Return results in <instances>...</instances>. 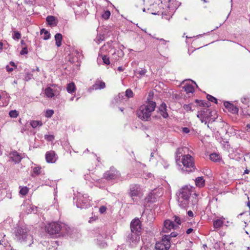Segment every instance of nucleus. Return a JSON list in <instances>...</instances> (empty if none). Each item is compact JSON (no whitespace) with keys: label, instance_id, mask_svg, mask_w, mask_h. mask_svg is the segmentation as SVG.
<instances>
[{"label":"nucleus","instance_id":"nucleus-7","mask_svg":"<svg viewBox=\"0 0 250 250\" xmlns=\"http://www.w3.org/2000/svg\"><path fill=\"white\" fill-rule=\"evenodd\" d=\"M170 247V243L168 236H163L162 240L155 244L156 250H168Z\"/></svg>","mask_w":250,"mask_h":250},{"label":"nucleus","instance_id":"nucleus-19","mask_svg":"<svg viewBox=\"0 0 250 250\" xmlns=\"http://www.w3.org/2000/svg\"><path fill=\"white\" fill-rule=\"evenodd\" d=\"M166 107L167 106L165 104H162L159 107L160 113L164 118H167L168 116L166 111Z\"/></svg>","mask_w":250,"mask_h":250},{"label":"nucleus","instance_id":"nucleus-21","mask_svg":"<svg viewBox=\"0 0 250 250\" xmlns=\"http://www.w3.org/2000/svg\"><path fill=\"white\" fill-rule=\"evenodd\" d=\"M195 183L196 185L199 188L203 187L205 183V180L202 176L196 178L195 180Z\"/></svg>","mask_w":250,"mask_h":250},{"label":"nucleus","instance_id":"nucleus-8","mask_svg":"<svg viewBox=\"0 0 250 250\" xmlns=\"http://www.w3.org/2000/svg\"><path fill=\"white\" fill-rule=\"evenodd\" d=\"M87 194L79 195L76 201V205L78 208H87L91 206L90 199Z\"/></svg>","mask_w":250,"mask_h":250},{"label":"nucleus","instance_id":"nucleus-62","mask_svg":"<svg viewBox=\"0 0 250 250\" xmlns=\"http://www.w3.org/2000/svg\"><path fill=\"white\" fill-rule=\"evenodd\" d=\"M74 97H72L71 98H70V100L71 101H72L74 100Z\"/></svg>","mask_w":250,"mask_h":250},{"label":"nucleus","instance_id":"nucleus-17","mask_svg":"<svg viewBox=\"0 0 250 250\" xmlns=\"http://www.w3.org/2000/svg\"><path fill=\"white\" fill-rule=\"evenodd\" d=\"M188 150L187 147H180L177 148L176 152H175V160L177 161V158H180L181 156L182 157L184 154L186 152V150Z\"/></svg>","mask_w":250,"mask_h":250},{"label":"nucleus","instance_id":"nucleus-24","mask_svg":"<svg viewBox=\"0 0 250 250\" xmlns=\"http://www.w3.org/2000/svg\"><path fill=\"white\" fill-rule=\"evenodd\" d=\"M183 88L187 93H193L194 92V87L190 84H185Z\"/></svg>","mask_w":250,"mask_h":250},{"label":"nucleus","instance_id":"nucleus-41","mask_svg":"<svg viewBox=\"0 0 250 250\" xmlns=\"http://www.w3.org/2000/svg\"><path fill=\"white\" fill-rule=\"evenodd\" d=\"M207 98L208 100L212 102H214L215 103H217V99L212 96L210 95H208L207 96Z\"/></svg>","mask_w":250,"mask_h":250},{"label":"nucleus","instance_id":"nucleus-46","mask_svg":"<svg viewBox=\"0 0 250 250\" xmlns=\"http://www.w3.org/2000/svg\"><path fill=\"white\" fill-rule=\"evenodd\" d=\"M106 210V208L105 206H102L99 208V211L101 213H103L105 212Z\"/></svg>","mask_w":250,"mask_h":250},{"label":"nucleus","instance_id":"nucleus-58","mask_svg":"<svg viewBox=\"0 0 250 250\" xmlns=\"http://www.w3.org/2000/svg\"><path fill=\"white\" fill-rule=\"evenodd\" d=\"M139 1L142 5L145 4V0H139Z\"/></svg>","mask_w":250,"mask_h":250},{"label":"nucleus","instance_id":"nucleus-59","mask_svg":"<svg viewBox=\"0 0 250 250\" xmlns=\"http://www.w3.org/2000/svg\"><path fill=\"white\" fill-rule=\"evenodd\" d=\"M160 40L161 41H162V42H163V43H164V44H165V43L167 42V41H165V40H164V39H161Z\"/></svg>","mask_w":250,"mask_h":250},{"label":"nucleus","instance_id":"nucleus-49","mask_svg":"<svg viewBox=\"0 0 250 250\" xmlns=\"http://www.w3.org/2000/svg\"><path fill=\"white\" fill-rule=\"evenodd\" d=\"M103 40H104V38H103V37H101V36H98L96 38L97 42L98 43H99L98 42H100L101 40L103 41Z\"/></svg>","mask_w":250,"mask_h":250},{"label":"nucleus","instance_id":"nucleus-61","mask_svg":"<svg viewBox=\"0 0 250 250\" xmlns=\"http://www.w3.org/2000/svg\"><path fill=\"white\" fill-rule=\"evenodd\" d=\"M21 43L23 45L25 44V42H24V41H23V40L21 41Z\"/></svg>","mask_w":250,"mask_h":250},{"label":"nucleus","instance_id":"nucleus-40","mask_svg":"<svg viewBox=\"0 0 250 250\" xmlns=\"http://www.w3.org/2000/svg\"><path fill=\"white\" fill-rule=\"evenodd\" d=\"M44 138L47 141H52L54 139V136L53 135H45Z\"/></svg>","mask_w":250,"mask_h":250},{"label":"nucleus","instance_id":"nucleus-3","mask_svg":"<svg viewBox=\"0 0 250 250\" xmlns=\"http://www.w3.org/2000/svg\"><path fill=\"white\" fill-rule=\"evenodd\" d=\"M176 162L180 167L183 166L184 167L181 168L183 171L190 172L194 170V158L189 154H184L181 159L177 158V161Z\"/></svg>","mask_w":250,"mask_h":250},{"label":"nucleus","instance_id":"nucleus-20","mask_svg":"<svg viewBox=\"0 0 250 250\" xmlns=\"http://www.w3.org/2000/svg\"><path fill=\"white\" fill-rule=\"evenodd\" d=\"M104 237L101 235H98L97 236V244L101 248H104L106 246V244L104 241Z\"/></svg>","mask_w":250,"mask_h":250},{"label":"nucleus","instance_id":"nucleus-63","mask_svg":"<svg viewBox=\"0 0 250 250\" xmlns=\"http://www.w3.org/2000/svg\"><path fill=\"white\" fill-rule=\"evenodd\" d=\"M152 14L153 15H156L158 14V13H152Z\"/></svg>","mask_w":250,"mask_h":250},{"label":"nucleus","instance_id":"nucleus-5","mask_svg":"<svg viewBox=\"0 0 250 250\" xmlns=\"http://www.w3.org/2000/svg\"><path fill=\"white\" fill-rule=\"evenodd\" d=\"M128 194L134 202L136 201V198H141L143 195L142 189L141 186L138 184L130 185Z\"/></svg>","mask_w":250,"mask_h":250},{"label":"nucleus","instance_id":"nucleus-42","mask_svg":"<svg viewBox=\"0 0 250 250\" xmlns=\"http://www.w3.org/2000/svg\"><path fill=\"white\" fill-rule=\"evenodd\" d=\"M147 70L146 69L143 68L141 69V70H139L137 72L138 74L140 76H144L146 73Z\"/></svg>","mask_w":250,"mask_h":250},{"label":"nucleus","instance_id":"nucleus-64","mask_svg":"<svg viewBox=\"0 0 250 250\" xmlns=\"http://www.w3.org/2000/svg\"><path fill=\"white\" fill-rule=\"evenodd\" d=\"M143 10L144 12H145L146 11V9L145 8H144Z\"/></svg>","mask_w":250,"mask_h":250},{"label":"nucleus","instance_id":"nucleus-51","mask_svg":"<svg viewBox=\"0 0 250 250\" xmlns=\"http://www.w3.org/2000/svg\"><path fill=\"white\" fill-rule=\"evenodd\" d=\"M197 117L199 119H201V118H202L203 117H204L205 116L203 115V114L202 113H199L197 114Z\"/></svg>","mask_w":250,"mask_h":250},{"label":"nucleus","instance_id":"nucleus-6","mask_svg":"<svg viewBox=\"0 0 250 250\" xmlns=\"http://www.w3.org/2000/svg\"><path fill=\"white\" fill-rule=\"evenodd\" d=\"M62 229V225L57 222L49 223L45 227V230L50 235L59 233Z\"/></svg>","mask_w":250,"mask_h":250},{"label":"nucleus","instance_id":"nucleus-14","mask_svg":"<svg viewBox=\"0 0 250 250\" xmlns=\"http://www.w3.org/2000/svg\"><path fill=\"white\" fill-rule=\"evenodd\" d=\"M127 240L130 244H136L140 241V235L138 232H132L129 234L127 238Z\"/></svg>","mask_w":250,"mask_h":250},{"label":"nucleus","instance_id":"nucleus-43","mask_svg":"<svg viewBox=\"0 0 250 250\" xmlns=\"http://www.w3.org/2000/svg\"><path fill=\"white\" fill-rule=\"evenodd\" d=\"M41 168L40 167H35L33 168V172L34 173H35L37 175H38L41 172Z\"/></svg>","mask_w":250,"mask_h":250},{"label":"nucleus","instance_id":"nucleus-33","mask_svg":"<svg viewBox=\"0 0 250 250\" xmlns=\"http://www.w3.org/2000/svg\"><path fill=\"white\" fill-rule=\"evenodd\" d=\"M193 106V104H184L183 105L184 109L187 112L192 111L193 110L192 109Z\"/></svg>","mask_w":250,"mask_h":250},{"label":"nucleus","instance_id":"nucleus-45","mask_svg":"<svg viewBox=\"0 0 250 250\" xmlns=\"http://www.w3.org/2000/svg\"><path fill=\"white\" fill-rule=\"evenodd\" d=\"M28 53V51H27V48L26 47H24L21 50V55H25V54H27Z\"/></svg>","mask_w":250,"mask_h":250},{"label":"nucleus","instance_id":"nucleus-9","mask_svg":"<svg viewBox=\"0 0 250 250\" xmlns=\"http://www.w3.org/2000/svg\"><path fill=\"white\" fill-rule=\"evenodd\" d=\"M120 175L119 171L115 168L112 167L104 174V177L107 180H115L119 179Z\"/></svg>","mask_w":250,"mask_h":250},{"label":"nucleus","instance_id":"nucleus-56","mask_svg":"<svg viewBox=\"0 0 250 250\" xmlns=\"http://www.w3.org/2000/svg\"><path fill=\"white\" fill-rule=\"evenodd\" d=\"M118 70L119 71H123L124 70V69L121 66H119L117 68Z\"/></svg>","mask_w":250,"mask_h":250},{"label":"nucleus","instance_id":"nucleus-53","mask_svg":"<svg viewBox=\"0 0 250 250\" xmlns=\"http://www.w3.org/2000/svg\"><path fill=\"white\" fill-rule=\"evenodd\" d=\"M200 121H201L202 123H205V124H206L207 123V121H206V120L207 119H206L205 117H203L202 118H201V119H200Z\"/></svg>","mask_w":250,"mask_h":250},{"label":"nucleus","instance_id":"nucleus-52","mask_svg":"<svg viewBox=\"0 0 250 250\" xmlns=\"http://www.w3.org/2000/svg\"><path fill=\"white\" fill-rule=\"evenodd\" d=\"M193 231V229H191V228H189L188 229H187L186 232L187 234H190V233H191Z\"/></svg>","mask_w":250,"mask_h":250},{"label":"nucleus","instance_id":"nucleus-22","mask_svg":"<svg viewBox=\"0 0 250 250\" xmlns=\"http://www.w3.org/2000/svg\"><path fill=\"white\" fill-rule=\"evenodd\" d=\"M101 59L102 60L104 64L108 65L110 64V62L109 61V58L107 57L105 55H99V57L98 58V61H99Z\"/></svg>","mask_w":250,"mask_h":250},{"label":"nucleus","instance_id":"nucleus-26","mask_svg":"<svg viewBox=\"0 0 250 250\" xmlns=\"http://www.w3.org/2000/svg\"><path fill=\"white\" fill-rule=\"evenodd\" d=\"M210 159L211 161L218 162H220L221 160V156L217 153H212L210 155Z\"/></svg>","mask_w":250,"mask_h":250},{"label":"nucleus","instance_id":"nucleus-32","mask_svg":"<svg viewBox=\"0 0 250 250\" xmlns=\"http://www.w3.org/2000/svg\"><path fill=\"white\" fill-rule=\"evenodd\" d=\"M20 194L22 195V196L26 195L29 191V188L26 187H21L20 186Z\"/></svg>","mask_w":250,"mask_h":250},{"label":"nucleus","instance_id":"nucleus-15","mask_svg":"<svg viewBox=\"0 0 250 250\" xmlns=\"http://www.w3.org/2000/svg\"><path fill=\"white\" fill-rule=\"evenodd\" d=\"M105 83L100 80H97L95 83L91 87L90 89L92 90H97L103 89L105 87Z\"/></svg>","mask_w":250,"mask_h":250},{"label":"nucleus","instance_id":"nucleus-37","mask_svg":"<svg viewBox=\"0 0 250 250\" xmlns=\"http://www.w3.org/2000/svg\"><path fill=\"white\" fill-rule=\"evenodd\" d=\"M174 219V222L176 223L175 224L176 225H178V228H179V225L181 224V221L180 218L177 216H174L173 217Z\"/></svg>","mask_w":250,"mask_h":250},{"label":"nucleus","instance_id":"nucleus-48","mask_svg":"<svg viewBox=\"0 0 250 250\" xmlns=\"http://www.w3.org/2000/svg\"><path fill=\"white\" fill-rule=\"evenodd\" d=\"M6 68L8 72H12L13 70V68L12 67H10V66L8 65L6 66Z\"/></svg>","mask_w":250,"mask_h":250},{"label":"nucleus","instance_id":"nucleus-36","mask_svg":"<svg viewBox=\"0 0 250 250\" xmlns=\"http://www.w3.org/2000/svg\"><path fill=\"white\" fill-rule=\"evenodd\" d=\"M125 95L128 98H130L133 97L134 94L133 91L130 89H127L125 91Z\"/></svg>","mask_w":250,"mask_h":250},{"label":"nucleus","instance_id":"nucleus-50","mask_svg":"<svg viewBox=\"0 0 250 250\" xmlns=\"http://www.w3.org/2000/svg\"><path fill=\"white\" fill-rule=\"evenodd\" d=\"M188 214L189 216L190 217H193V213L192 212V211L191 210H189L188 212Z\"/></svg>","mask_w":250,"mask_h":250},{"label":"nucleus","instance_id":"nucleus-1","mask_svg":"<svg viewBox=\"0 0 250 250\" xmlns=\"http://www.w3.org/2000/svg\"><path fill=\"white\" fill-rule=\"evenodd\" d=\"M15 239L30 246L33 243L32 235L28 228L25 225L18 226L14 229Z\"/></svg>","mask_w":250,"mask_h":250},{"label":"nucleus","instance_id":"nucleus-55","mask_svg":"<svg viewBox=\"0 0 250 250\" xmlns=\"http://www.w3.org/2000/svg\"><path fill=\"white\" fill-rule=\"evenodd\" d=\"M106 45H104V46H103L101 48V51L104 50V49H106Z\"/></svg>","mask_w":250,"mask_h":250},{"label":"nucleus","instance_id":"nucleus-57","mask_svg":"<svg viewBox=\"0 0 250 250\" xmlns=\"http://www.w3.org/2000/svg\"><path fill=\"white\" fill-rule=\"evenodd\" d=\"M10 65L12 66H14V67H16V65H15V63L13 62H10Z\"/></svg>","mask_w":250,"mask_h":250},{"label":"nucleus","instance_id":"nucleus-28","mask_svg":"<svg viewBox=\"0 0 250 250\" xmlns=\"http://www.w3.org/2000/svg\"><path fill=\"white\" fill-rule=\"evenodd\" d=\"M30 124L34 128L42 125V123L41 121L33 120L30 122Z\"/></svg>","mask_w":250,"mask_h":250},{"label":"nucleus","instance_id":"nucleus-12","mask_svg":"<svg viewBox=\"0 0 250 250\" xmlns=\"http://www.w3.org/2000/svg\"><path fill=\"white\" fill-rule=\"evenodd\" d=\"M162 189L161 188H156L152 190L148 194L149 199L150 201L154 202L155 199L162 195Z\"/></svg>","mask_w":250,"mask_h":250},{"label":"nucleus","instance_id":"nucleus-44","mask_svg":"<svg viewBox=\"0 0 250 250\" xmlns=\"http://www.w3.org/2000/svg\"><path fill=\"white\" fill-rule=\"evenodd\" d=\"M178 233L177 232H172L169 235H165L164 236H169V241H170L171 237H175L178 235Z\"/></svg>","mask_w":250,"mask_h":250},{"label":"nucleus","instance_id":"nucleus-54","mask_svg":"<svg viewBox=\"0 0 250 250\" xmlns=\"http://www.w3.org/2000/svg\"><path fill=\"white\" fill-rule=\"evenodd\" d=\"M118 96H119V98H123L124 96V93H119L118 95Z\"/></svg>","mask_w":250,"mask_h":250},{"label":"nucleus","instance_id":"nucleus-29","mask_svg":"<svg viewBox=\"0 0 250 250\" xmlns=\"http://www.w3.org/2000/svg\"><path fill=\"white\" fill-rule=\"evenodd\" d=\"M41 34L42 35V38L44 40H47L50 38V33L44 29H42L41 31Z\"/></svg>","mask_w":250,"mask_h":250},{"label":"nucleus","instance_id":"nucleus-16","mask_svg":"<svg viewBox=\"0 0 250 250\" xmlns=\"http://www.w3.org/2000/svg\"><path fill=\"white\" fill-rule=\"evenodd\" d=\"M9 155L10 159L15 163H19L21 161V156L16 151L10 153Z\"/></svg>","mask_w":250,"mask_h":250},{"label":"nucleus","instance_id":"nucleus-39","mask_svg":"<svg viewBox=\"0 0 250 250\" xmlns=\"http://www.w3.org/2000/svg\"><path fill=\"white\" fill-rule=\"evenodd\" d=\"M110 16V12L109 11L107 10V11H106L103 15H102V17L105 19V20H107L108 19L109 17Z\"/></svg>","mask_w":250,"mask_h":250},{"label":"nucleus","instance_id":"nucleus-34","mask_svg":"<svg viewBox=\"0 0 250 250\" xmlns=\"http://www.w3.org/2000/svg\"><path fill=\"white\" fill-rule=\"evenodd\" d=\"M12 38L14 40H19L21 38V35L18 31H14L12 34Z\"/></svg>","mask_w":250,"mask_h":250},{"label":"nucleus","instance_id":"nucleus-13","mask_svg":"<svg viewBox=\"0 0 250 250\" xmlns=\"http://www.w3.org/2000/svg\"><path fill=\"white\" fill-rule=\"evenodd\" d=\"M45 159L47 163H55L58 157L54 151H47L45 154Z\"/></svg>","mask_w":250,"mask_h":250},{"label":"nucleus","instance_id":"nucleus-31","mask_svg":"<svg viewBox=\"0 0 250 250\" xmlns=\"http://www.w3.org/2000/svg\"><path fill=\"white\" fill-rule=\"evenodd\" d=\"M55 21V17L52 16H49L46 18L47 22L51 26H55L56 25Z\"/></svg>","mask_w":250,"mask_h":250},{"label":"nucleus","instance_id":"nucleus-47","mask_svg":"<svg viewBox=\"0 0 250 250\" xmlns=\"http://www.w3.org/2000/svg\"><path fill=\"white\" fill-rule=\"evenodd\" d=\"M183 132L185 133H188L189 132V129L188 127H184L182 128Z\"/></svg>","mask_w":250,"mask_h":250},{"label":"nucleus","instance_id":"nucleus-25","mask_svg":"<svg viewBox=\"0 0 250 250\" xmlns=\"http://www.w3.org/2000/svg\"><path fill=\"white\" fill-rule=\"evenodd\" d=\"M62 35L61 34L57 33L55 36V40L56 44L58 47H60L62 45Z\"/></svg>","mask_w":250,"mask_h":250},{"label":"nucleus","instance_id":"nucleus-18","mask_svg":"<svg viewBox=\"0 0 250 250\" xmlns=\"http://www.w3.org/2000/svg\"><path fill=\"white\" fill-rule=\"evenodd\" d=\"M224 105L226 108L228 109L229 111L232 113H236L238 111V109L236 107L234 106L232 104H230L228 102H225L224 103Z\"/></svg>","mask_w":250,"mask_h":250},{"label":"nucleus","instance_id":"nucleus-4","mask_svg":"<svg viewBox=\"0 0 250 250\" xmlns=\"http://www.w3.org/2000/svg\"><path fill=\"white\" fill-rule=\"evenodd\" d=\"M191 194V188L185 186L179 190L177 195L179 205L182 208H186L189 203V199Z\"/></svg>","mask_w":250,"mask_h":250},{"label":"nucleus","instance_id":"nucleus-10","mask_svg":"<svg viewBox=\"0 0 250 250\" xmlns=\"http://www.w3.org/2000/svg\"><path fill=\"white\" fill-rule=\"evenodd\" d=\"M178 229V225H176L173 221L170 220H166L164 223L163 231L165 233H168L172 229L174 230H176Z\"/></svg>","mask_w":250,"mask_h":250},{"label":"nucleus","instance_id":"nucleus-11","mask_svg":"<svg viewBox=\"0 0 250 250\" xmlns=\"http://www.w3.org/2000/svg\"><path fill=\"white\" fill-rule=\"evenodd\" d=\"M141 223L138 218H135L130 223V229L132 232H140L141 230Z\"/></svg>","mask_w":250,"mask_h":250},{"label":"nucleus","instance_id":"nucleus-27","mask_svg":"<svg viewBox=\"0 0 250 250\" xmlns=\"http://www.w3.org/2000/svg\"><path fill=\"white\" fill-rule=\"evenodd\" d=\"M44 92L45 95L48 98H52L55 95L53 89L49 87L45 89Z\"/></svg>","mask_w":250,"mask_h":250},{"label":"nucleus","instance_id":"nucleus-35","mask_svg":"<svg viewBox=\"0 0 250 250\" xmlns=\"http://www.w3.org/2000/svg\"><path fill=\"white\" fill-rule=\"evenodd\" d=\"M19 112L16 110H11L9 112V115L11 118H16L19 115Z\"/></svg>","mask_w":250,"mask_h":250},{"label":"nucleus","instance_id":"nucleus-23","mask_svg":"<svg viewBox=\"0 0 250 250\" xmlns=\"http://www.w3.org/2000/svg\"><path fill=\"white\" fill-rule=\"evenodd\" d=\"M223 219H225V218L223 217H222L220 219H217L216 220L214 221L213 226L215 229L220 228L223 226Z\"/></svg>","mask_w":250,"mask_h":250},{"label":"nucleus","instance_id":"nucleus-2","mask_svg":"<svg viewBox=\"0 0 250 250\" xmlns=\"http://www.w3.org/2000/svg\"><path fill=\"white\" fill-rule=\"evenodd\" d=\"M156 104L155 102L148 101L146 104L140 106L137 111V115L139 118L143 121H147L150 120L152 112L154 111Z\"/></svg>","mask_w":250,"mask_h":250},{"label":"nucleus","instance_id":"nucleus-60","mask_svg":"<svg viewBox=\"0 0 250 250\" xmlns=\"http://www.w3.org/2000/svg\"><path fill=\"white\" fill-rule=\"evenodd\" d=\"M3 46V43L1 42H0V49H2Z\"/></svg>","mask_w":250,"mask_h":250},{"label":"nucleus","instance_id":"nucleus-30","mask_svg":"<svg viewBox=\"0 0 250 250\" xmlns=\"http://www.w3.org/2000/svg\"><path fill=\"white\" fill-rule=\"evenodd\" d=\"M76 90V87L73 83H70L68 84L67 86V91L68 93H72Z\"/></svg>","mask_w":250,"mask_h":250},{"label":"nucleus","instance_id":"nucleus-38","mask_svg":"<svg viewBox=\"0 0 250 250\" xmlns=\"http://www.w3.org/2000/svg\"><path fill=\"white\" fill-rule=\"evenodd\" d=\"M54 114V111L51 109H48L46 111L45 117L47 118H50Z\"/></svg>","mask_w":250,"mask_h":250}]
</instances>
